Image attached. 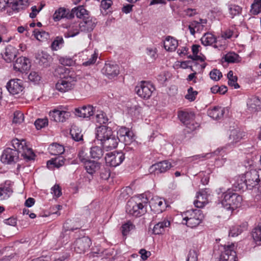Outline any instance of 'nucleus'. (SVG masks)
Returning a JSON list of instances; mask_svg holds the SVG:
<instances>
[{
  "label": "nucleus",
  "instance_id": "nucleus-1",
  "mask_svg": "<svg viewBox=\"0 0 261 261\" xmlns=\"http://www.w3.org/2000/svg\"><path fill=\"white\" fill-rule=\"evenodd\" d=\"M96 139L100 141L102 147L107 150H111L117 147L118 142V136H116L112 132L111 127L101 125L97 128Z\"/></svg>",
  "mask_w": 261,
  "mask_h": 261
},
{
  "label": "nucleus",
  "instance_id": "nucleus-2",
  "mask_svg": "<svg viewBox=\"0 0 261 261\" xmlns=\"http://www.w3.org/2000/svg\"><path fill=\"white\" fill-rule=\"evenodd\" d=\"M62 73V76L58 80L56 84V89L59 92L64 93L71 91L74 88L77 76L73 70L65 67L59 68Z\"/></svg>",
  "mask_w": 261,
  "mask_h": 261
},
{
  "label": "nucleus",
  "instance_id": "nucleus-3",
  "mask_svg": "<svg viewBox=\"0 0 261 261\" xmlns=\"http://www.w3.org/2000/svg\"><path fill=\"white\" fill-rule=\"evenodd\" d=\"M244 137L245 133L244 132L238 129L231 130L229 136V143L223 148H218L213 152L214 156L215 155L218 156V158H215L216 165L218 166L223 165L225 160V158H223L224 150L229 147L230 148L234 147Z\"/></svg>",
  "mask_w": 261,
  "mask_h": 261
},
{
  "label": "nucleus",
  "instance_id": "nucleus-4",
  "mask_svg": "<svg viewBox=\"0 0 261 261\" xmlns=\"http://www.w3.org/2000/svg\"><path fill=\"white\" fill-rule=\"evenodd\" d=\"M153 199H152L151 201H149L146 197H143L142 200L138 199L137 201L130 199L127 202L126 212L130 215L140 217L146 213L148 202L151 207V205H153Z\"/></svg>",
  "mask_w": 261,
  "mask_h": 261
},
{
  "label": "nucleus",
  "instance_id": "nucleus-5",
  "mask_svg": "<svg viewBox=\"0 0 261 261\" xmlns=\"http://www.w3.org/2000/svg\"><path fill=\"white\" fill-rule=\"evenodd\" d=\"M183 220L190 227L193 228L199 225L204 218L203 214L200 210L194 209L188 210L182 215Z\"/></svg>",
  "mask_w": 261,
  "mask_h": 261
},
{
  "label": "nucleus",
  "instance_id": "nucleus-6",
  "mask_svg": "<svg viewBox=\"0 0 261 261\" xmlns=\"http://www.w3.org/2000/svg\"><path fill=\"white\" fill-rule=\"evenodd\" d=\"M177 116L180 121L188 129V132L194 130L197 126L194 123L195 115L189 110H181L177 112Z\"/></svg>",
  "mask_w": 261,
  "mask_h": 261
},
{
  "label": "nucleus",
  "instance_id": "nucleus-7",
  "mask_svg": "<svg viewBox=\"0 0 261 261\" xmlns=\"http://www.w3.org/2000/svg\"><path fill=\"white\" fill-rule=\"evenodd\" d=\"M12 145L14 147L13 149L17 151L18 154L21 153L24 159L29 161L34 159L35 154L32 149L27 145L25 140H20L17 139H13Z\"/></svg>",
  "mask_w": 261,
  "mask_h": 261
},
{
  "label": "nucleus",
  "instance_id": "nucleus-8",
  "mask_svg": "<svg viewBox=\"0 0 261 261\" xmlns=\"http://www.w3.org/2000/svg\"><path fill=\"white\" fill-rule=\"evenodd\" d=\"M242 201V197L241 196L233 193L230 190H228V194L224 196L221 204L226 209H234L239 207Z\"/></svg>",
  "mask_w": 261,
  "mask_h": 261
},
{
  "label": "nucleus",
  "instance_id": "nucleus-9",
  "mask_svg": "<svg viewBox=\"0 0 261 261\" xmlns=\"http://www.w3.org/2000/svg\"><path fill=\"white\" fill-rule=\"evenodd\" d=\"M154 90L152 84L146 81H141L135 87V91L137 95L145 99L149 98Z\"/></svg>",
  "mask_w": 261,
  "mask_h": 261
},
{
  "label": "nucleus",
  "instance_id": "nucleus-10",
  "mask_svg": "<svg viewBox=\"0 0 261 261\" xmlns=\"http://www.w3.org/2000/svg\"><path fill=\"white\" fill-rule=\"evenodd\" d=\"M221 253L219 261H236L237 254L233 244L221 247Z\"/></svg>",
  "mask_w": 261,
  "mask_h": 261
},
{
  "label": "nucleus",
  "instance_id": "nucleus-11",
  "mask_svg": "<svg viewBox=\"0 0 261 261\" xmlns=\"http://www.w3.org/2000/svg\"><path fill=\"white\" fill-rule=\"evenodd\" d=\"M124 159V154L121 151L108 153L105 156L106 164L111 167H116L119 165Z\"/></svg>",
  "mask_w": 261,
  "mask_h": 261
},
{
  "label": "nucleus",
  "instance_id": "nucleus-12",
  "mask_svg": "<svg viewBox=\"0 0 261 261\" xmlns=\"http://www.w3.org/2000/svg\"><path fill=\"white\" fill-rule=\"evenodd\" d=\"M91 241L88 237H83L76 239L73 244L74 250L77 253H85L89 250Z\"/></svg>",
  "mask_w": 261,
  "mask_h": 261
},
{
  "label": "nucleus",
  "instance_id": "nucleus-13",
  "mask_svg": "<svg viewBox=\"0 0 261 261\" xmlns=\"http://www.w3.org/2000/svg\"><path fill=\"white\" fill-rule=\"evenodd\" d=\"M18 159L19 155L16 150L10 148H7L3 151L1 160L3 163L11 164L16 162Z\"/></svg>",
  "mask_w": 261,
  "mask_h": 261
},
{
  "label": "nucleus",
  "instance_id": "nucleus-14",
  "mask_svg": "<svg viewBox=\"0 0 261 261\" xmlns=\"http://www.w3.org/2000/svg\"><path fill=\"white\" fill-rule=\"evenodd\" d=\"M244 176L248 185V189L251 190L253 188L256 189V186L260 181L258 172L256 170L252 169L247 172Z\"/></svg>",
  "mask_w": 261,
  "mask_h": 261
},
{
  "label": "nucleus",
  "instance_id": "nucleus-15",
  "mask_svg": "<svg viewBox=\"0 0 261 261\" xmlns=\"http://www.w3.org/2000/svg\"><path fill=\"white\" fill-rule=\"evenodd\" d=\"M172 167V165L168 161L164 160L155 163L149 168L150 173L159 174L165 173Z\"/></svg>",
  "mask_w": 261,
  "mask_h": 261
},
{
  "label": "nucleus",
  "instance_id": "nucleus-16",
  "mask_svg": "<svg viewBox=\"0 0 261 261\" xmlns=\"http://www.w3.org/2000/svg\"><path fill=\"white\" fill-rule=\"evenodd\" d=\"M101 71L109 79H112L119 74V68L116 64L108 62L105 64Z\"/></svg>",
  "mask_w": 261,
  "mask_h": 261
},
{
  "label": "nucleus",
  "instance_id": "nucleus-17",
  "mask_svg": "<svg viewBox=\"0 0 261 261\" xmlns=\"http://www.w3.org/2000/svg\"><path fill=\"white\" fill-rule=\"evenodd\" d=\"M30 60L24 57H20L15 61L13 68L16 71L23 72L30 69L31 67Z\"/></svg>",
  "mask_w": 261,
  "mask_h": 261
},
{
  "label": "nucleus",
  "instance_id": "nucleus-18",
  "mask_svg": "<svg viewBox=\"0 0 261 261\" xmlns=\"http://www.w3.org/2000/svg\"><path fill=\"white\" fill-rule=\"evenodd\" d=\"M6 87L11 94H17L23 90L22 81L19 79L11 80L7 83Z\"/></svg>",
  "mask_w": 261,
  "mask_h": 261
},
{
  "label": "nucleus",
  "instance_id": "nucleus-19",
  "mask_svg": "<svg viewBox=\"0 0 261 261\" xmlns=\"http://www.w3.org/2000/svg\"><path fill=\"white\" fill-rule=\"evenodd\" d=\"M121 141L124 142V150L126 151H128L129 149L135 150L137 148V142L135 141L134 133L131 130H129L127 135L122 138Z\"/></svg>",
  "mask_w": 261,
  "mask_h": 261
},
{
  "label": "nucleus",
  "instance_id": "nucleus-20",
  "mask_svg": "<svg viewBox=\"0 0 261 261\" xmlns=\"http://www.w3.org/2000/svg\"><path fill=\"white\" fill-rule=\"evenodd\" d=\"M94 108L91 105L84 106L75 109V115L80 117L90 118L94 114Z\"/></svg>",
  "mask_w": 261,
  "mask_h": 261
},
{
  "label": "nucleus",
  "instance_id": "nucleus-21",
  "mask_svg": "<svg viewBox=\"0 0 261 261\" xmlns=\"http://www.w3.org/2000/svg\"><path fill=\"white\" fill-rule=\"evenodd\" d=\"M50 117L56 122H65L70 116V113L64 111L54 110L49 113Z\"/></svg>",
  "mask_w": 261,
  "mask_h": 261
},
{
  "label": "nucleus",
  "instance_id": "nucleus-22",
  "mask_svg": "<svg viewBox=\"0 0 261 261\" xmlns=\"http://www.w3.org/2000/svg\"><path fill=\"white\" fill-rule=\"evenodd\" d=\"M247 110L250 113H255L261 109V99L256 96H252L247 101Z\"/></svg>",
  "mask_w": 261,
  "mask_h": 261
},
{
  "label": "nucleus",
  "instance_id": "nucleus-23",
  "mask_svg": "<svg viewBox=\"0 0 261 261\" xmlns=\"http://www.w3.org/2000/svg\"><path fill=\"white\" fill-rule=\"evenodd\" d=\"M170 226V221L168 218L166 217L163 218L161 221L154 225L152 231L154 234H160L163 233L165 229Z\"/></svg>",
  "mask_w": 261,
  "mask_h": 261
},
{
  "label": "nucleus",
  "instance_id": "nucleus-24",
  "mask_svg": "<svg viewBox=\"0 0 261 261\" xmlns=\"http://www.w3.org/2000/svg\"><path fill=\"white\" fill-rule=\"evenodd\" d=\"M36 58L39 65L45 68L49 67L53 62L52 57L44 51L38 54Z\"/></svg>",
  "mask_w": 261,
  "mask_h": 261
},
{
  "label": "nucleus",
  "instance_id": "nucleus-25",
  "mask_svg": "<svg viewBox=\"0 0 261 261\" xmlns=\"http://www.w3.org/2000/svg\"><path fill=\"white\" fill-rule=\"evenodd\" d=\"M74 15H76L77 18H82L83 20L89 17L88 11L83 6H79L72 9L68 17L71 19L74 17Z\"/></svg>",
  "mask_w": 261,
  "mask_h": 261
},
{
  "label": "nucleus",
  "instance_id": "nucleus-26",
  "mask_svg": "<svg viewBox=\"0 0 261 261\" xmlns=\"http://www.w3.org/2000/svg\"><path fill=\"white\" fill-rule=\"evenodd\" d=\"M232 186L235 191H244L248 189V185L244 175L235 177Z\"/></svg>",
  "mask_w": 261,
  "mask_h": 261
},
{
  "label": "nucleus",
  "instance_id": "nucleus-27",
  "mask_svg": "<svg viewBox=\"0 0 261 261\" xmlns=\"http://www.w3.org/2000/svg\"><path fill=\"white\" fill-rule=\"evenodd\" d=\"M93 20L92 18L87 17L83 20L79 24L80 25L81 32H91L95 27L96 22Z\"/></svg>",
  "mask_w": 261,
  "mask_h": 261
},
{
  "label": "nucleus",
  "instance_id": "nucleus-28",
  "mask_svg": "<svg viewBox=\"0 0 261 261\" xmlns=\"http://www.w3.org/2000/svg\"><path fill=\"white\" fill-rule=\"evenodd\" d=\"M84 165L85 170L90 175H93L100 169V164L99 162L90 160L86 162Z\"/></svg>",
  "mask_w": 261,
  "mask_h": 261
},
{
  "label": "nucleus",
  "instance_id": "nucleus-29",
  "mask_svg": "<svg viewBox=\"0 0 261 261\" xmlns=\"http://www.w3.org/2000/svg\"><path fill=\"white\" fill-rule=\"evenodd\" d=\"M17 49L12 45H9L5 48V51L2 55L4 59L8 63L11 62L16 57Z\"/></svg>",
  "mask_w": 261,
  "mask_h": 261
},
{
  "label": "nucleus",
  "instance_id": "nucleus-30",
  "mask_svg": "<svg viewBox=\"0 0 261 261\" xmlns=\"http://www.w3.org/2000/svg\"><path fill=\"white\" fill-rule=\"evenodd\" d=\"M225 108L221 107H214L212 109H209L207 111L208 115L214 119H219L221 118L225 112Z\"/></svg>",
  "mask_w": 261,
  "mask_h": 261
},
{
  "label": "nucleus",
  "instance_id": "nucleus-31",
  "mask_svg": "<svg viewBox=\"0 0 261 261\" xmlns=\"http://www.w3.org/2000/svg\"><path fill=\"white\" fill-rule=\"evenodd\" d=\"M67 29V32L64 34L65 38L74 37L81 32L80 25L77 22L70 24Z\"/></svg>",
  "mask_w": 261,
  "mask_h": 261
},
{
  "label": "nucleus",
  "instance_id": "nucleus-32",
  "mask_svg": "<svg viewBox=\"0 0 261 261\" xmlns=\"http://www.w3.org/2000/svg\"><path fill=\"white\" fill-rule=\"evenodd\" d=\"M164 46L165 49L168 51H174L178 46V41L173 37L168 36L164 41Z\"/></svg>",
  "mask_w": 261,
  "mask_h": 261
},
{
  "label": "nucleus",
  "instance_id": "nucleus-33",
  "mask_svg": "<svg viewBox=\"0 0 261 261\" xmlns=\"http://www.w3.org/2000/svg\"><path fill=\"white\" fill-rule=\"evenodd\" d=\"M248 224L246 222L243 223L241 225H236L232 226L229 233V236L232 237H237L241 234L243 231L247 229Z\"/></svg>",
  "mask_w": 261,
  "mask_h": 261
},
{
  "label": "nucleus",
  "instance_id": "nucleus-34",
  "mask_svg": "<svg viewBox=\"0 0 261 261\" xmlns=\"http://www.w3.org/2000/svg\"><path fill=\"white\" fill-rule=\"evenodd\" d=\"M11 4V8L13 11L18 12L20 10L25 9L28 5V0H12Z\"/></svg>",
  "mask_w": 261,
  "mask_h": 261
},
{
  "label": "nucleus",
  "instance_id": "nucleus-35",
  "mask_svg": "<svg viewBox=\"0 0 261 261\" xmlns=\"http://www.w3.org/2000/svg\"><path fill=\"white\" fill-rule=\"evenodd\" d=\"M48 150L51 155H60L64 153L65 149L63 145L57 143H53L49 145Z\"/></svg>",
  "mask_w": 261,
  "mask_h": 261
},
{
  "label": "nucleus",
  "instance_id": "nucleus-36",
  "mask_svg": "<svg viewBox=\"0 0 261 261\" xmlns=\"http://www.w3.org/2000/svg\"><path fill=\"white\" fill-rule=\"evenodd\" d=\"M70 12L69 10L65 8H60L56 11L53 15V18L55 21H59L63 18L70 19L68 16L70 14Z\"/></svg>",
  "mask_w": 261,
  "mask_h": 261
},
{
  "label": "nucleus",
  "instance_id": "nucleus-37",
  "mask_svg": "<svg viewBox=\"0 0 261 261\" xmlns=\"http://www.w3.org/2000/svg\"><path fill=\"white\" fill-rule=\"evenodd\" d=\"M201 43L204 46L212 45L216 41V38L215 36L210 33H205L201 38Z\"/></svg>",
  "mask_w": 261,
  "mask_h": 261
},
{
  "label": "nucleus",
  "instance_id": "nucleus-38",
  "mask_svg": "<svg viewBox=\"0 0 261 261\" xmlns=\"http://www.w3.org/2000/svg\"><path fill=\"white\" fill-rule=\"evenodd\" d=\"M90 153L91 158L98 160L103 156V150L101 147L95 146L91 148Z\"/></svg>",
  "mask_w": 261,
  "mask_h": 261
},
{
  "label": "nucleus",
  "instance_id": "nucleus-39",
  "mask_svg": "<svg viewBox=\"0 0 261 261\" xmlns=\"http://www.w3.org/2000/svg\"><path fill=\"white\" fill-rule=\"evenodd\" d=\"M33 33L35 38L39 41H43L47 39L49 37L48 33L42 30L35 29Z\"/></svg>",
  "mask_w": 261,
  "mask_h": 261
},
{
  "label": "nucleus",
  "instance_id": "nucleus-40",
  "mask_svg": "<svg viewBox=\"0 0 261 261\" xmlns=\"http://www.w3.org/2000/svg\"><path fill=\"white\" fill-rule=\"evenodd\" d=\"M64 161L65 159L63 156L58 155V157L48 161L47 165H53L55 167L59 168L64 164Z\"/></svg>",
  "mask_w": 261,
  "mask_h": 261
},
{
  "label": "nucleus",
  "instance_id": "nucleus-41",
  "mask_svg": "<svg viewBox=\"0 0 261 261\" xmlns=\"http://www.w3.org/2000/svg\"><path fill=\"white\" fill-rule=\"evenodd\" d=\"M227 78L228 79V84L229 86L234 87V89H238L240 87L239 85L237 83L238 77L236 75H233L232 71H229L227 73Z\"/></svg>",
  "mask_w": 261,
  "mask_h": 261
},
{
  "label": "nucleus",
  "instance_id": "nucleus-42",
  "mask_svg": "<svg viewBox=\"0 0 261 261\" xmlns=\"http://www.w3.org/2000/svg\"><path fill=\"white\" fill-rule=\"evenodd\" d=\"M12 189L10 187H0V200L8 198L12 193Z\"/></svg>",
  "mask_w": 261,
  "mask_h": 261
},
{
  "label": "nucleus",
  "instance_id": "nucleus-43",
  "mask_svg": "<svg viewBox=\"0 0 261 261\" xmlns=\"http://www.w3.org/2000/svg\"><path fill=\"white\" fill-rule=\"evenodd\" d=\"M70 134L72 139L75 141H80L83 140V135L81 130L75 126L72 127L70 132Z\"/></svg>",
  "mask_w": 261,
  "mask_h": 261
},
{
  "label": "nucleus",
  "instance_id": "nucleus-44",
  "mask_svg": "<svg viewBox=\"0 0 261 261\" xmlns=\"http://www.w3.org/2000/svg\"><path fill=\"white\" fill-rule=\"evenodd\" d=\"M95 119L96 122L99 124H106L109 120V119L106 115V114L103 111H97L95 116Z\"/></svg>",
  "mask_w": 261,
  "mask_h": 261
},
{
  "label": "nucleus",
  "instance_id": "nucleus-45",
  "mask_svg": "<svg viewBox=\"0 0 261 261\" xmlns=\"http://www.w3.org/2000/svg\"><path fill=\"white\" fill-rule=\"evenodd\" d=\"M135 228V226L130 221H128L123 224L121 226V231L123 236H127Z\"/></svg>",
  "mask_w": 261,
  "mask_h": 261
},
{
  "label": "nucleus",
  "instance_id": "nucleus-46",
  "mask_svg": "<svg viewBox=\"0 0 261 261\" xmlns=\"http://www.w3.org/2000/svg\"><path fill=\"white\" fill-rule=\"evenodd\" d=\"M252 236L255 242H261V222L253 229Z\"/></svg>",
  "mask_w": 261,
  "mask_h": 261
},
{
  "label": "nucleus",
  "instance_id": "nucleus-47",
  "mask_svg": "<svg viewBox=\"0 0 261 261\" xmlns=\"http://www.w3.org/2000/svg\"><path fill=\"white\" fill-rule=\"evenodd\" d=\"M211 90L214 94H224L227 91V87L224 85H222L221 86L215 85L211 88Z\"/></svg>",
  "mask_w": 261,
  "mask_h": 261
},
{
  "label": "nucleus",
  "instance_id": "nucleus-48",
  "mask_svg": "<svg viewBox=\"0 0 261 261\" xmlns=\"http://www.w3.org/2000/svg\"><path fill=\"white\" fill-rule=\"evenodd\" d=\"M197 196H200V197H202V201L200 200H195L194 202V204L196 207L202 208L207 203V197L203 196L201 194L198 193H197Z\"/></svg>",
  "mask_w": 261,
  "mask_h": 261
},
{
  "label": "nucleus",
  "instance_id": "nucleus-49",
  "mask_svg": "<svg viewBox=\"0 0 261 261\" xmlns=\"http://www.w3.org/2000/svg\"><path fill=\"white\" fill-rule=\"evenodd\" d=\"M24 120L23 114L20 111H15L13 114V123L20 124Z\"/></svg>",
  "mask_w": 261,
  "mask_h": 261
},
{
  "label": "nucleus",
  "instance_id": "nucleus-50",
  "mask_svg": "<svg viewBox=\"0 0 261 261\" xmlns=\"http://www.w3.org/2000/svg\"><path fill=\"white\" fill-rule=\"evenodd\" d=\"M198 260V250L196 248H193L190 249L188 257L187 258V261H197Z\"/></svg>",
  "mask_w": 261,
  "mask_h": 261
},
{
  "label": "nucleus",
  "instance_id": "nucleus-51",
  "mask_svg": "<svg viewBox=\"0 0 261 261\" xmlns=\"http://www.w3.org/2000/svg\"><path fill=\"white\" fill-rule=\"evenodd\" d=\"M197 94L198 92L197 91H194L193 88L190 87L188 89V93L186 95L185 98L190 101H193L196 99V97Z\"/></svg>",
  "mask_w": 261,
  "mask_h": 261
},
{
  "label": "nucleus",
  "instance_id": "nucleus-52",
  "mask_svg": "<svg viewBox=\"0 0 261 261\" xmlns=\"http://www.w3.org/2000/svg\"><path fill=\"white\" fill-rule=\"evenodd\" d=\"M64 43L63 39L62 37H57L56 39L51 43V48L52 50H57L60 48V45Z\"/></svg>",
  "mask_w": 261,
  "mask_h": 261
},
{
  "label": "nucleus",
  "instance_id": "nucleus-53",
  "mask_svg": "<svg viewBox=\"0 0 261 261\" xmlns=\"http://www.w3.org/2000/svg\"><path fill=\"white\" fill-rule=\"evenodd\" d=\"M229 11L232 17H233L241 13L242 8L238 5H230L229 7Z\"/></svg>",
  "mask_w": 261,
  "mask_h": 261
},
{
  "label": "nucleus",
  "instance_id": "nucleus-54",
  "mask_svg": "<svg viewBox=\"0 0 261 261\" xmlns=\"http://www.w3.org/2000/svg\"><path fill=\"white\" fill-rule=\"evenodd\" d=\"M210 76L212 80L218 81L222 77V74L219 70L214 69L210 72Z\"/></svg>",
  "mask_w": 261,
  "mask_h": 261
},
{
  "label": "nucleus",
  "instance_id": "nucleus-55",
  "mask_svg": "<svg viewBox=\"0 0 261 261\" xmlns=\"http://www.w3.org/2000/svg\"><path fill=\"white\" fill-rule=\"evenodd\" d=\"M41 76L38 72L36 71H31L28 75L29 80L35 84L38 83L41 80Z\"/></svg>",
  "mask_w": 261,
  "mask_h": 261
},
{
  "label": "nucleus",
  "instance_id": "nucleus-56",
  "mask_svg": "<svg viewBox=\"0 0 261 261\" xmlns=\"http://www.w3.org/2000/svg\"><path fill=\"white\" fill-rule=\"evenodd\" d=\"M77 158L79 159L80 161L84 164L86 162H87L89 159H88V156L87 155V153L85 149L82 148L81 149L77 154Z\"/></svg>",
  "mask_w": 261,
  "mask_h": 261
},
{
  "label": "nucleus",
  "instance_id": "nucleus-57",
  "mask_svg": "<svg viewBox=\"0 0 261 261\" xmlns=\"http://www.w3.org/2000/svg\"><path fill=\"white\" fill-rule=\"evenodd\" d=\"M239 56L234 53L227 54L225 56V60L228 63H234L237 62Z\"/></svg>",
  "mask_w": 261,
  "mask_h": 261
},
{
  "label": "nucleus",
  "instance_id": "nucleus-58",
  "mask_svg": "<svg viewBox=\"0 0 261 261\" xmlns=\"http://www.w3.org/2000/svg\"><path fill=\"white\" fill-rule=\"evenodd\" d=\"M37 129H40L48 124L47 119H38L34 123Z\"/></svg>",
  "mask_w": 261,
  "mask_h": 261
},
{
  "label": "nucleus",
  "instance_id": "nucleus-59",
  "mask_svg": "<svg viewBox=\"0 0 261 261\" xmlns=\"http://www.w3.org/2000/svg\"><path fill=\"white\" fill-rule=\"evenodd\" d=\"M238 36V33L237 32L235 31V29H228L226 30L223 35V36L225 39H229L233 37L237 38Z\"/></svg>",
  "mask_w": 261,
  "mask_h": 261
},
{
  "label": "nucleus",
  "instance_id": "nucleus-60",
  "mask_svg": "<svg viewBox=\"0 0 261 261\" xmlns=\"http://www.w3.org/2000/svg\"><path fill=\"white\" fill-rule=\"evenodd\" d=\"M98 54L95 51L94 53L91 55V58L88 59V61L83 63V65L84 66H88L94 64L95 63Z\"/></svg>",
  "mask_w": 261,
  "mask_h": 261
},
{
  "label": "nucleus",
  "instance_id": "nucleus-61",
  "mask_svg": "<svg viewBox=\"0 0 261 261\" xmlns=\"http://www.w3.org/2000/svg\"><path fill=\"white\" fill-rule=\"evenodd\" d=\"M100 178L104 180H107L110 176V171L108 168L103 167L100 169Z\"/></svg>",
  "mask_w": 261,
  "mask_h": 261
},
{
  "label": "nucleus",
  "instance_id": "nucleus-62",
  "mask_svg": "<svg viewBox=\"0 0 261 261\" xmlns=\"http://www.w3.org/2000/svg\"><path fill=\"white\" fill-rule=\"evenodd\" d=\"M216 192L218 195V200L220 203H222L223 201V198L226 194H228V190L225 191V189L223 188H220L216 190Z\"/></svg>",
  "mask_w": 261,
  "mask_h": 261
},
{
  "label": "nucleus",
  "instance_id": "nucleus-63",
  "mask_svg": "<svg viewBox=\"0 0 261 261\" xmlns=\"http://www.w3.org/2000/svg\"><path fill=\"white\" fill-rule=\"evenodd\" d=\"M129 130H130L128 128L125 127H122L120 128L117 131V136H118L119 141H121L122 140V138H124Z\"/></svg>",
  "mask_w": 261,
  "mask_h": 261
},
{
  "label": "nucleus",
  "instance_id": "nucleus-64",
  "mask_svg": "<svg viewBox=\"0 0 261 261\" xmlns=\"http://www.w3.org/2000/svg\"><path fill=\"white\" fill-rule=\"evenodd\" d=\"M51 193L57 198L62 195L61 189L59 185H55L51 188Z\"/></svg>",
  "mask_w": 261,
  "mask_h": 261
}]
</instances>
